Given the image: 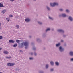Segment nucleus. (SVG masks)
Segmentation results:
<instances>
[{
    "mask_svg": "<svg viewBox=\"0 0 73 73\" xmlns=\"http://www.w3.org/2000/svg\"><path fill=\"white\" fill-rule=\"evenodd\" d=\"M8 19V18H6V19Z\"/></svg>",
    "mask_w": 73,
    "mask_h": 73,
    "instance_id": "nucleus-54",
    "label": "nucleus"
},
{
    "mask_svg": "<svg viewBox=\"0 0 73 73\" xmlns=\"http://www.w3.org/2000/svg\"><path fill=\"white\" fill-rule=\"evenodd\" d=\"M34 55H35V56H37V53L36 52H34Z\"/></svg>",
    "mask_w": 73,
    "mask_h": 73,
    "instance_id": "nucleus-30",
    "label": "nucleus"
},
{
    "mask_svg": "<svg viewBox=\"0 0 73 73\" xmlns=\"http://www.w3.org/2000/svg\"><path fill=\"white\" fill-rule=\"evenodd\" d=\"M16 28H17V29L19 28V26L18 25H16Z\"/></svg>",
    "mask_w": 73,
    "mask_h": 73,
    "instance_id": "nucleus-20",
    "label": "nucleus"
},
{
    "mask_svg": "<svg viewBox=\"0 0 73 73\" xmlns=\"http://www.w3.org/2000/svg\"><path fill=\"white\" fill-rule=\"evenodd\" d=\"M34 1H36V0H33Z\"/></svg>",
    "mask_w": 73,
    "mask_h": 73,
    "instance_id": "nucleus-52",
    "label": "nucleus"
},
{
    "mask_svg": "<svg viewBox=\"0 0 73 73\" xmlns=\"http://www.w3.org/2000/svg\"><path fill=\"white\" fill-rule=\"evenodd\" d=\"M20 52H23V51L22 50H20Z\"/></svg>",
    "mask_w": 73,
    "mask_h": 73,
    "instance_id": "nucleus-44",
    "label": "nucleus"
},
{
    "mask_svg": "<svg viewBox=\"0 0 73 73\" xmlns=\"http://www.w3.org/2000/svg\"><path fill=\"white\" fill-rule=\"evenodd\" d=\"M3 39V36H0V40Z\"/></svg>",
    "mask_w": 73,
    "mask_h": 73,
    "instance_id": "nucleus-27",
    "label": "nucleus"
},
{
    "mask_svg": "<svg viewBox=\"0 0 73 73\" xmlns=\"http://www.w3.org/2000/svg\"><path fill=\"white\" fill-rule=\"evenodd\" d=\"M53 70H53V69H52L50 70L51 71H53Z\"/></svg>",
    "mask_w": 73,
    "mask_h": 73,
    "instance_id": "nucleus-43",
    "label": "nucleus"
},
{
    "mask_svg": "<svg viewBox=\"0 0 73 73\" xmlns=\"http://www.w3.org/2000/svg\"><path fill=\"white\" fill-rule=\"evenodd\" d=\"M33 50H36V48L35 47H33Z\"/></svg>",
    "mask_w": 73,
    "mask_h": 73,
    "instance_id": "nucleus-22",
    "label": "nucleus"
},
{
    "mask_svg": "<svg viewBox=\"0 0 73 73\" xmlns=\"http://www.w3.org/2000/svg\"><path fill=\"white\" fill-rule=\"evenodd\" d=\"M48 67H49V66L47 64L46 66V69H48Z\"/></svg>",
    "mask_w": 73,
    "mask_h": 73,
    "instance_id": "nucleus-26",
    "label": "nucleus"
},
{
    "mask_svg": "<svg viewBox=\"0 0 73 73\" xmlns=\"http://www.w3.org/2000/svg\"><path fill=\"white\" fill-rule=\"evenodd\" d=\"M61 41V42H63V40H62Z\"/></svg>",
    "mask_w": 73,
    "mask_h": 73,
    "instance_id": "nucleus-51",
    "label": "nucleus"
},
{
    "mask_svg": "<svg viewBox=\"0 0 73 73\" xmlns=\"http://www.w3.org/2000/svg\"><path fill=\"white\" fill-rule=\"evenodd\" d=\"M60 45V43H58V44H56V46L57 47H58Z\"/></svg>",
    "mask_w": 73,
    "mask_h": 73,
    "instance_id": "nucleus-18",
    "label": "nucleus"
},
{
    "mask_svg": "<svg viewBox=\"0 0 73 73\" xmlns=\"http://www.w3.org/2000/svg\"><path fill=\"white\" fill-rule=\"evenodd\" d=\"M12 57L11 56H9V57H6V58H7V59H10V58H11Z\"/></svg>",
    "mask_w": 73,
    "mask_h": 73,
    "instance_id": "nucleus-13",
    "label": "nucleus"
},
{
    "mask_svg": "<svg viewBox=\"0 0 73 73\" xmlns=\"http://www.w3.org/2000/svg\"><path fill=\"white\" fill-rule=\"evenodd\" d=\"M15 70L16 71H17V70H18V69H17V68H16L15 69Z\"/></svg>",
    "mask_w": 73,
    "mask_h": 73,
    "instance_id": "nucleus-41",
    "label": "nucleus"
},
{
    "mask_svg": "<svg viewBox=\"0 0 73 73\" xmlns=\"http://www.w3.org/2000/svg\"><path fill=\"white\" fill-rule=\"evenodd\" d=\"M59 50L60 52H63V51L64 50V48H62V47L60 46L59 48Z\"/></svg>",
    "mask_w": 73,
    "mask_h": 73,
    "instance_id": "nucleus-3",
    "label": "nucleus"
},
{
    "mask_svg": "<svg viewBox=\"0 0 73 73\" xmlns=\"http://www.w3.org/2000/svg\"><path fill=\"white\" fill-rule=\"evenodd\" d=\"M15 17L16 18H17L19 17V16H18V17H17V16H16V17Z\"/></svg>",
    "mask_w": 73,
    "mask_h": 73,
    "instance_id": "nucleus-48",
    "label": "nucleus"
},
{
    "mask_svg": "<svg viewBox=\"0 0 73 73\" xmlns=\"http://www.w3.org/2000/svg\"><path fill=\"white\" fill-rule=\"evenodd\" d=\"M2 49V48H0V50H1Z\"/></svg>",
    "mask_w": 73,
    "mask_h": 73,
    "instance_id": "nucleus-46",
    "label": "nucleus"
},
{
    "mask_svg": "<svg viewBox=\"0 0 73 73\" xmlns=\"http://www.w3.org/2000/svg\"><path fill=\"white\" fill-rule=\"evenodd\" d=\"M10 1H12V2H13V1H15V0H9Z\"/></svg>",
    "mask_w": 73,
    "mask_h": 73,
    "instance_id": "nucleus-38",
    "label": "nucleus"
},
{
    "mask_svg": "<svg viewBox=\"0 0 73 73\" xmlns=\"http://www.w3.org/2000/svg\"><path fill=\"white\" fill-rule=\"evenodd\" d=\"M37 41H39V42H40V41H41V40H40V39H38L37 40Z\"/></svg>",
    "mask_w": 73,
    "mask_h": 73,
    "instance_id": "nucleus-25",
    "label": "nucleus"
},
{
    "mask_svg": "<svg viewBox=\"0 0 73 73\" xmlns=\"http://www.w3.org/2000/svg\"><path fill=\"white\" fill-rule=\"evenodd\" d=\"M9 17H13V15H9Z\"/></svg>",
    "mask_w": 73,
    "mask_h": 73,
    "instance_id": "nucleus-35",
    "label": "nucleus"
},
{
    "mask_svg": "<svg viewBox=\"0 0 73 73\" xmlns=\"http://www.w3.org/2000/svg\"><path fill=\"white\" fill-rule=\"evenodd\" d=\"M29 59L30 60H33V58H29Z\"/></svg>",
    "mask_w": 73,
    "mask_h": 73,
    "instance_id": "nucleus-34",
    "label": "nucleus"
},
{
    "mask_svg": "<svg viewBox=\"0 0 73 73\" xmlns=\"http://www.w3.org/2000/svg\"><path fill=\"white\" fill-rule=\"evenodd\" d=\"M50 64L51 65H52V66H53L54 65V62L53 61H51L50 62Z\"/></svg>",
    "mask_w": 73,
    "mask_h": 73,
    "instance_id": "nucleus-10",
    "label": "nucleus"
},
{
    "mask_svg": "<svg viewBox=\"0 0 73 73\" xmlns=\"http://www.w3.org/2000/svg\"><path fill=\"white\" fill-rule=\"evenodd\" d=\"M16 42H17V43L18 44H19V42H20V40H16Z\"/></svg>",
    "mask_w": 73,
    "mask_h": 73,
    "instance_id": "nucleus-17",
    "label": "nucleus"
},
{
    "mask_svg": "<svg viewBox=\"0 0 73 73\" xmlns=\"http://www.w3.org/2000/svg\"><path fill=\"white\" fill-rule=\"evenodd\" d=\"M0 7H4V5L3 4H2L1 3H0Z\"/></svg>",
    "mask_w": 73,
    "mask_h": 73,
    "instance_id": "nucleus-12",
    "label": "nucleus"
},
{
    "mask_svg": "<svg viewBox=\"0 0 73 73\" xmlns=\"http://www.w3.org/2000/svg\"><path fill=\"white\" fill-rule=\"evenodd\" d=\"M6 12H7V10H6L5 9L4 10L2 11V13L4 14V13H5Z\"/></svg>",
    "mask_w": 73,
    "mask_h": 73,
    "instance_id": "nucleus-8",
    "label": "nucleus"
},
{
    "mask_svg": "<svg viewBox=\"0 0 73 73\" xmlns=\"http://www.w3.org/2000/svg\"><path fill=\"white\" fill-rule=\"evenodd\" d=\"M4 53L5 54H7L8 53V52L7 51H4Z\"/></svg>",
    "mask_w": 73,
    "mask_h": 73,
    "instance_id": "nucleus-14",
    "label": "nucleus"
},
{
    "mask_svg": "<svg viewBox=\"0 0 73 73\" xmlns=\"http://www.w3.org/2000/svg\"><path fill=\"white\" fill-rule=\"evenodd\" d=\"M65 46H66V44L64 45Z\"/></svg>",
    "mask_w": 73,
    "mask_h": 73,
    "instance_id": "nucleus-53",
    "label": "nucleus"
},
{
    "mask_svg": "<svg viewBox=\"0 0 73 73\" xmlns=\"http://www.w3.org/2000/svg\"><path fill=\"white\" fill-rule=\"evenodd\" d=\"M57 31L58 32H62V33H64V31L62 29H59Z\"/></svg>",
    "mask_w": 73,
    "mask_h": 73,
    "instance_id": "nucleus-4",
    "label": "nucleus"
},
{
    "mask_svg": "<svg viewBox=\"0 0 73 73\" xmlns=\"http://www.w3.org/2000/svg\"><path fill=\"white\" fill-rule=\"evenodd\" d=\"M68 19L69 20H70V21H73V18H72V17L70 16H69V17L68 18Z\"/></svg>",
    "mask_w": 73,
    "mask_h": 73,
    "instance_id": "nucleus-6",
    "label": "nucleus"
},
{
    "mask_svg": "<svg viewBox=\"0 0 73 73\" xmlns=\"http://www.w3.org/2000/svg\"><path fill=\"white\" fill-rule=\"evenodd\" d=\"M29 38H31L32 37V36H29Z\"/></svg>",
    "mask_w": 73,
    "mask_h": 73,
    "instance_id": "nucleus-47",
    "label": "nucleus"
},
{
    "mask_svg": "<svg viewBox=\"0 0 73 73\" xmlns=\"http://www.w3.org/2000/svg\"><path fill=\"white\" fill-rule=\"evenodd\" d=\"M55 64L56 65H59V63H58V62H55Z\"/></svg>",
    "mask_w": 73,
    "mask_h": 73,
    "instance_id": "nucleus-21",
    "label": "nucleus"
},
{
    "mask_svg": "<svg viewBox=\"0 0 73 73\" xmlns=\"http://www.w3.org/2000/svg\"><path fill=\"white\" fill-rule=\"evenodd\" d=\"M58 5V4L57 3H54L53 4L50 3V5L51 7H54L55 6V5Z\"/></svg>",
    "mask_w": 73,
    "mask_h": 73,
    "instance_id": "nucleus-2",
    "label": "nucleus"
},
{
    "mask_svg": "<svg viewBox=\"0 0 73 73\" xmlns=\"http://www.w3.org/2000/svg\"><path fill=\"white\" fill-rule=\"evenodd\" d=\"M7 65L9 66H11V63H8L7 64Z\"/></svg>",
    "mask_w": 73,
    "mask_h": 73,
    "instance_id": "nucleus-15",
    "label": "nucleus"
},
{
    "mask_svg": "<svg viewBox=\"0 0 73 73\" xmlns=\"http://www.w3.org/2000/svg\"><path fill=\"white\" fill-rule=\"evenodd\" d=\"M25 21L26 22H28V18H26L25 19Z\"/></svg>",
    "mask_w": 73,
    "mask_h": 73,
    "instance_id": "nucleus-29",
    "label": "nucleus"
},
{
    "mask_svg": "<svg viewBox=\"0 0 73 73\" xmlns=\"http://www.w3.org/2000/svg\"><path fill=\"white\" fill-rule=\"evenodd\" d=\"M50 28H48L46 30V32H48V31H50Z\"/></svg>",
    "mask_w": 73,
    "mask_h": 73,
    "instance_id": "nucleus-19",
    "label": "nucleus"
},
{
    "mask_svg": "<svg viewBox=\"0 0 73 73\" xmlns=\"http://www.w3.org/2000/svg\"><path fill=\"white\" fill-rule=\"evenodd\" d=\"M17 46V43H16L14 45H13V46L14 48H16Z\"/></svg>",
    "mask_w": 73,
    "mask_h": 73,
    "instance_id": "nucleus-9",
    "label": "nucleus"
},
{
    "mask_svg": "<svg viewBox=\"0 0 73 73\" xmlns=\"http://www.w3.org/2000/svg\"><path fill=\"white\" fill-rule=\"evenodd\" d=\"M39 73H44V72L42 71H40L39 72Z\"/></svg>",
    "mask_w": 73,
    "mask_h": 73,
    "instance_id": "nucleus-31",
    "label": "nucleus"
},
{
    "mask_svg": "<svg viewBox=\"0 0 73 73\" xmlns=\"http://www.w3.org/2000/svg\"><path fill=\"white\" fill-rule=\"evenodd\" d=\"M66 11L67 12H69V10L68 9L66 10Z\"/></svg>",
    "mask_w": 73,
    "mask_h": 73,
    "instance_id": "nucleus-39",
    "label": "nucleus"
},
{
    "mask_svg": "<svg viewBox=\"0 0 73 73\" xmlns=\"http://www.w3.org/2000/svg\"><path fill=\"white\" fill-rule=\"evenodd\" d=\"M30 19L28 18V22H29V21H30Z\"/></svg>",
    "mask_w": 73,
    "mask_h": 73,
    "instance_id": "nucleus-36",
    "label": "nucleus"
},
{
    "mask_svg": "<svg viewBox=\"0 0 73 73\" xmlns=\"http://www.w3.org/2000/svg\"><path fill=\"white\" fill-rule=\"evenodd\" d=\"M70 56H73V52H70Z\"/></svg>",
    "mask_w": 73,
    "mask_h": 73,
    "instance_id": "nucleus-11",
    "label": "nucleus"
},
{
    "mask_svg": "<svg viewBox=\"0 0 73 73\" xmlns=\"http://www.w3.org/2000/svg\"><path fill=\"white\" fill-rule=\"evenodd\" d=\"M59 10L60 11H63V9H59Z\"/></svg>",
    "mask_w": 73,
    "mask_h": 73,
    "instance_id": "nucleus-33",
    "label": "nucleus"
},
{
    "mask_svg": "<svg viewBox=\"0 0 73 73\" xmlns=\"http://www.w3.org/2000/svg\"><path fill=\"white\" fill-rule=\"evenodd\" d=\"M66 35H63V37H66Z\"/></svg>",
    "mask_w": 73,
    "mask_h": 73,
    "instance_id": "nucleus-40",
    "label": "nucleus"
},
{
    "mask_svg": "<svg viewBox=\"0 0 73 73\" xmlns=\"http://www.w3.org/2000/svg\"><path fill=\"white\" fill-rule=\"evenodd\" d=\"M49 18L51 20H53V18L50 17L49 16Z\"/></svg>",
    "mask_w": 73,
    "mask_h": 73,
    "instance_id": "nucleus-24",
    "label": "nucleus"
},
{
    "mask_svg": "<svg viewBox=\"0 0 73 73\" xmlns=\"http://www.w3.org/2000/svg\"><path fill=\"white\" fill-rule=\"evenodd\" d=\"M38 24H42V23L40 22H38Z\"/></svg>",
    "mask_w": 73,
    "mask_h": 73,
    "instance_id": "nucleus-32",
    "label": "nucleus"
},
{
    "mask_svg": "<svg viewBox=\"0 0 73 73\" xmlns=\"http://www.w3.org/2000/svg\"><path fill=\"white\" fill-rule=\"evenodd\" d=\"M18 71L20 70V69H18Z\"/></svg>",
    "mask_w": 73,
    "mask_h": 73,
    "instance_id": "nucleus-50",
    "label": "nucleus"
},
{
    "mask_svg": "<svg viewBox=\"0 0 73 73\" xmlns=\"http://www.w3.org/2000/svg\"><path fill=\"white\" fill-rule=\"evenodd\" d=\"M13 65H15V63H11V66H13Z\"/></svg>",
    "mask_w": 73,
    "mask_h": 73,
    "instance_id": "nucleus-16",
    "label": "nucleus"
},
{
    "mask_svg": "<svg viewBox=\"0 0 73 73\" xmlns=\"http://www.w3.org/2000/svg\"><path fill=\"white\" fill-rule=\"evenodd\" d=\"M1 23L0 22V29H1Z\"/></svg>",
    "mask_w": 73,
    "mask_h": 73,
    "instance_id": "nucleus-37",
    "label": "nucleus"
},
{
    "mask_svg": "<svg viewBox=\"0 0 73 73\" xmlns=\"http://www.w3.org/2000/svg\"><path fill=\"white\" fill-rule=\"evenodd\" d=\"M9 42L10 43H14L15 42V41L12 40H9Z\"/></svg>",
    "mask_w": 73,
    "mask_h": 73,
    "instance_id": "nucleus-7",
    "label": "nucleus"
},
{
    "mask_svg": "<svg viewBox=\"0 0 73 73\" xmlns=\"http://www.w3.org/2000/svg\"><path fill=\"white\" fill-rule=\"evenodd\" d=\"M31 44L32 45H33V43H32Z\"/></svg>",
    "mask_w": 73,
    "mask_h": 73,
    "instance_id": "nucleus-49",
    "label": "nucleus"
},
{
    "mask_svg": "<svg viewBox=\"0 0 73 73\" xmlns=\"http://www.w3.org/2000/svg\"><path fill=\"white\" fill-rule=\"evenodd\" d=\"M52 31H53V30H52Z\"/></svg>",
    "mask_w": 73,
    "mask_h": 73,
    "instance_id": "nucleus-55",
    "label": "nucleus"
},
{
    "mask_svg": "<svg viewBox=\"0 0 73 73\" xmlns=\"http://www.w3.org/2000/svg\"><path fill=\"white\" fill-rule=\"evenodd\" d=\"M59 16L60 17H61V16H62V17H65L66 16V15L65 14H62L59 15Z\"/></svg>",
    "mask_w": 73,
    "mask_h": 73,
    "instance_id": "nucleus-5",
    "label": "nucleus"
},
{
    "mask_svg": "<svg viewBox=\"0 0 73 73\" xmlns=\"http://www.w3.org/2000/svg\"><path fill=\"white\" fill-rule=\"evenodd\" d=\"M29 54H31V56H32L33 54L32 52H31L30 53H29Z\"/></svg>",
    "mask_w": 73,
    "mask_h": 73,
    "instance_id": "nucleus-28",
    "label": "nucleus"
},
{
    "mask_svg": "<svg viewBox=\"0 0 73 73\" xmlns=\"http://www.w3.org/2000/svg\"><path fill=\"white\" fill-rule=\"evenodd\" d=\"M71 61H73V58L71 59Z\"/></svg>",
    "mask_w": 73,
    "mask_h": 73,
    "instance_id": "nucleus-42",
    "label": "nucleus"
},
{
    "mask_svg": "<svg viewBox=\"0 0 73 73\" xmlns=\"http://www.w3.org/2000/svg\"><path fill=\"white\" fill-rule=\"evenodd\" d=\"M46 7L48 10V11H50V8H49V7H48V6H47Z\"/></svg>",
    "mask_w": 73,
    "mask_h": 73,
    "instance_id": "nucleus-23",
    "label": "nucleus"
},
{
    "mask_svg": "<svg viewBox=\"0 0 73 73\" xmlns=\"http://www.w3.org/2000/svg\"><path fill=\"white\" fill-rule=\"evenodd\" d=\"M28 46V43L26 42L21 43V47L23 48L24 46L25 47V49H27V46Z\"/></svg>",
    "mask_w": 73,
    "mask_h": 73,
    "instance_id": "nucleus-1",
    "label": "nucleus"
},
{
    "mask_svg": "<svg viewBox=\"0 0 73 73\" xmlns=\"http://www.w3.org/2000/svg\"><path fill=\"white\" fill-rule=\"evenodd\" d=\"M7 21L9 22V20L7 19Z\"/></svg>",
    "mask_w": 73,
    "mask_h": 73,
    "instance_id": "nucleus-45",
    "label": "nucleus"
}]
</instances>
